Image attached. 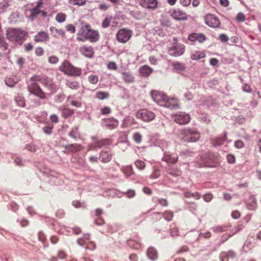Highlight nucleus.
<instances>
[{"instance_id":"1","label":"nucleus","mask_w":261,"mask_h":261,"mask_svg":"<svg viewBox=\"0 0 261 261\" xmlns=\"http://www.w3.org/2000/svg\"><path fill=\"white\" fill-rule=\"evenodd\" d=\"M37 82L44 84L46 86L50 85V81L44 76L35 75L31 77L29 83L28 88L31 93H32L41 98L44 97V94L39 88Z\"/></svg>"},{"instance_id":"2","label":"nucleus","mask_w":261,"mask_h":261,"mask_svg":"<svg viewBox=\"0 0 261 261\" xmlns=\"http://www.w3.org/2000/svg\"><path fill=\"white\" fill-rule=\"evenodd\" d=\"M151 96L153 100L161 106L170 109H176L178 106L177 99L169 98L165 94L158 91H152Z\"/></svg>"},{"instance_id":"3","label":"nucleus","mask_w":261,"mask_h":261,"mask_svg":"<svg viewBox=\"0 0 261 261\" xmlns=\"http://www.w3.org/2000/svg\"><path fill=\"white\" fill-rule=\"evenodd\" d=\"M78 34L80 36L77 37L76 39L80 41H84L86 39H89L91 42H95L98 41L99 38L98 32L91 29L88 24L83 26Z\"/></svg>"},{"instance_id":"4","label":"nucleus","mask_w":261,"mask_h":261,"mask_svg":"<svg viewBox=\"0 0 261 261\" xmlns=\"http://www.w3.org/2000/svg\"><path fill=\"white\" fill-rule=\"evenodd\" d=\"M178 137L180 140L186 142H195L199 139L200 134L196 129L187 128L180 130Z\"/></svg>"},{"instance_id":"5","label":"nucleus","mask_w":261,"mask_h":261,"mask_svg":"<svg viewBox=\"0 0 261 261\" xmlns=\"http://www.w3.org/2000/svg\"><path fill=\"white\" fill-rule=\"evenodd\" d=\"M26 33L20 29H9L7 31V37L11 41L21 44Z\"/></svg>"},{"instance_id":"6","label":"nucleus","mask_w":261,"mask_h":261,"mask_svg":"<svg viewBox=\"0 0 261 261\" xmlns=\"http://www.w3.org/2000/svg\"><path fill=\"white\" fill-rule=\"evenodd\" d=\"M60 70L65 74L71 76H79L81 74V70L77 68L72 66L70 63L65 60L60 67Z\"/></svg>"},{"instance_id":"7","label":"nucleus","mask_w":261,"mask_h":261,"mask_svg":"<svg viewBox=\"0 0 261 261\" xmlns=\"http://www.w3.org/2000/svg\"><path fill=\"white\" fill-rule=\"evenodd\" d=\"M136 117L145 122H150L153 120L155 117V114L146 109L139 110L136 114Z\"/></svg>"},{"instance_id":"8","label":"nucleus","mask_w":261,"mask_h":261,"mask_svg":"<svg viewBox=\"0 0 261 261\" xmlns=\"http://www.w3.org/2000/svg\"><path fill=\"white\" fill-rule=\"evenodd\" d=\"M132 35L131 31L126 29H120L116 34V38L117 40L120 43H126L130 38Z\"/></svg>"},{"instance_id":"9","label":"nucleus","mask_w":261,"mask_h":261,"mask_svg":"<svg viewBox=\"0 0 261 261\" xmlns=\"http://www.w3.org/2000/svg\"><path fill=\"white\" fill-rule=\"evenodd\" d=\"M172 119L177 123L185 124L188 123L190 120V116L184 112H178L172 115Z\"/></svg>"},{"instance_id":"10","label":"nucleus","mask_w":261,"mask_h":261,"mask_svg":"<svg viewBox=\"0 0 261 261\" xmlns=\"http://www.w3.org/2000/svg\"><path fill=\"white\" fill-rule=\"evenodd\" d=\"M185 46L183 44L175 43L172 47L169 49V53L170 55L179 56L184 54Z\"/></svg>"},{"instance_id":"11","label":"nucleus","mask_w":261,"mask_h":261,"mask_svg":"<svg viewBox=\"0 0 261 261\" xmlns=\"http://www.w3.org/2000/svg\"><path fill=\"white\" fill-rule=\"evenodd\" d=\"M207 25L212 28H217L220 25V21L217 17L213 14H207L204 18Z\"/></svg>"},{"instance_id":"12","label":"nucleus","mask_w":261,"mask_h":261,"mask_svg":"<svg viewBox=\"0 0 261 261\" xmlns=\"http://www.w3.org/2000/svg\"><path fill=\"white\" fill-rule=\"evenodd\" d=\"M139 4L145 9L154 10L157 8L158 2L157 0H140Z\"/></svg>"},{"instance_id":"13","label":"nucleus","mask_w":261,"mask_h":261,"mask_svg":"<svg viewBox=\"0 0 261 261\" xmlns=\"http://www.w3.org/2000/svg\"><path fill=\"white\" fill-rule=\"evenodd\" d=\"M77 243L79 245L83 246L86 245V248L89 249H94L95 248V244L93 242L89 241V235L85 236V239L80 238L77 240Z\"/></svg>"},{"instance_id":"14","label":"nucleus","mask_w":261,"mask_h":261,"mask_svg":"<svg viewBox=\"0 0 261 261\" xmlns=\"http://www.w3.org/2000/svg\"><path fill=\"white\" fill-rule=\"evenodd\" d=\"M206 159L207 155L206 154L198 156L196 159L197 165L200 167L214 166L213 164L209 161H207Z\"/></svg>"},{"instance_id":"15","label":"nucleus","mask_w":261,"mask_h":261,"mask_svg":"<svg viewBox=\"0 0 261 261\" xmlns=\"http://www.w3.org/2000/svg\"><path fill=\"white\" fill-rule=\"evenodd\" d=\"M172 17L176 20H181L187 19V14L184 11L179 10H174L171 14Z\"/></svg>"},{"instance_id":"16","label":"nucleus","mask_w":261,"mask_h":261,"mask_svg":"<svg viewBox=\"0 0 261 261\" xmlns=\"http://www.w3.org/2000/svg\"><path fill=\"white\" fill-rule=\"evenodd\" d=\"M80 53L85 57L91 58L94 51L93 48L91 46L83 45L80 48Z\"/></svg>"},{"instance_id":"17","label":"nucleus","mask_w":261,"mask_h":261,"mask_svg":"<svg viewBox=\"0 0 261 261\" xmlns=\"http://www.w3.org/2000/svg\"><path fill=\"white\" fill-rule=\"evenodd\" d=\"M47 33L44 31L39 32L34 37L36 42H45L48 40Z\"/></svg>"},{"instance_id":"18","label":"nucleus","mask_w":261,"mask_h":261,"mask_svg":"<svg viewBox=\"0 0 261 261\" xmlns=\"http://www.w3.org/2000/svg\"><path fill=\"white\" fill-rule=\"evenodd\" d=\"M162 160L168 163L174 164L177 161V156L176 155L165 153L162 158Z\"/></svg>"},{"instance_id":"19","label":"nucleus","mask_w":261,"mask_h":261,"mask_svg":"<svg viewBox=\"0 0 261 261\" xmlns=\"http://www.w3.org/2000/svg\"><path fill=\"white\" fill-rule=\"evenodd\" d=\"M245 202L248 210H253L256 207V201L253 196H250Z\"/></svg>"},{"instance_id":"20","label":"nucleus","mask_w":261,"mask_h":261,"mask_svg":"<svg viewBox=\"0 0 261 261\" xmlns=\"http://www.w3.org/2000/svg\"><path fill=\"white\" fill-rule=\"evenodd\" d=\"M207 155V161H209L214 164L213 166H208V167H215L219 164V159L218 157L215 155L214 153H208L206 154Z\"/></svg>"},{"instance_id":"21","label":"nucleus","mask_w":261,"mask_h":261,"mask_svg":"<svg viewBox=\"0 0 261 261\" xmlns=\"http://www.w3.org/2000/svg\"><path fill=\"white\" fill-rule=\"evenodd\" d=\"M235 256V253L232 251L223 252L220 255V259L221 261H228L229 258H233Z\"/></svg>"},{"instance_id":"22","label":"nucleus","mask_w":261,"mask_h":261,"mask_svg":"<svg viewBox=\"0 0 261 261\" xmlns=\"http://www.w3.org/2000/svg\"><path fill=\"white\" fill-rule=\"evenodd\" d=\"M189 39L191 41H198L202 42L205 39V37L201 34L193 33L189 36Z\"/></svg>"},{"instance_id":"23","label":"nucleus","mask_w":261,"mask_h":261,"mask_svg":"<svg viewBox=\"0 0 261 261\" xmlns=\"http://www.w3.org/2000/svg\"><path fill=\"white\" fill-rule=\"evenodd\" d=\"M121 170L126 177H128L135 173L132 165L122 166L121 168Z\"/></svg>"},{"instance_id":"24","label":"nucleus","mask_w":261,"mask_h":261,"mask_svg":"<svg viewBox=\"0 0 261 261\" xmlns=\"http://www.w3.org/2000/svg\"><path fill=\"white\" fill-rule=\"evenodd\" d=\"M123 80L125 83H130L133 82L135 80L134 76L129 71H124L122 73Z\"/></svg>"},{"instance_id":"25","label":"nucleus","mask_w":261,"mask_h":261,"mask_svg":"<svg viewBox=\"0 0 261 261\" xmlns=\"http://www.w3.org/2000/svg\"><path fill=\"white\" fill-rule=\"evenodd\" d=\"M152 71V69L150 68L147 65L143 66L139 69V73L140 75L145 77L148 76Z\"/></svg>"},{"instance_id":"26","label":"nucleus","mask_w":261,"mask_h":261,"mask_svg":"<svg viewBox=\"0 0 261 261\" xmlns=\"http://www.w3.org/2000/svg\"><path fill=\"white\" fill-rule=\"evenodd\" d=\"M52 35L56 38L59 36H64L65 35V31L62 29H58L54 27H51L49 28Z\"/></svg>"},{"instance_id":"27","label":"nucleus","mask_w":261,"mask_h":261,"mask_svg":"<svg viewBox=\"0 0 261 261\" xmlns=\"http://www.w3.org/2000/svg\"><path fill=\"white\" fill-rule=\"evenodd\" d=\"M148 257L151 260H155L158 258L156 250L152 247L149 248L147 251Z\"/></svg>"},{"instance_id":"28","label":"nucleus","mask_w":261,"mask_h":261,"mask_svg":"<svg viewBox=\"0 0 261 261\" xmlns=\"http://www.w3.org/2000/svg\"><path fill=\"white\" fill-rule=\"evenodd\" d=\"M99 159L102 162H109L112 159L111 155L107 151H102L101 152Z\"/></svg>"},{"instance_id":"29","label":"nucleus","mask_w":261,"mask_h":261,"mask_svg":"<svg viewBox=\"0 0 261 261\" xmlns=\"http://www.w3.org/2000/svg\"><path fill=\"white\" fill-rule=\"evenodd\" d=\"M205 55L203 52L194 51L191 55V59L194 60H197L204 58Z\"/></svg>"},{"instance_id":"30","label":"nucleus","mask_w":261,"mask_h":261,"mask_svg":"<svg viewBox=\"0 0 261 261\" xmlns=\"http://www.w3.org/2000/svg\"><path fill=\"white\" fill-rule=\"evenodd\" d=\"M225 139V136L218 137L213 141L212 143L215 146H219L223 143Z\"/></svg>"},{"instance_id":"31","label":"nucleus","mask_w":261,"mask_h":261,"mask_svg":"<svg viewBox=\"0 0 261 261\" xmlns=\"http://www.w3.org/2000/svg\"><path fill=\"white\" fill-rule=\"evenodd\" d=\"M129 13L135 18L138 19H141L144 17L143 13L141 11H139L137 10L130 11Z\"/></svg>"},{"instance_id":"32","label":"nucleus","mask_w":261,"mask_h":261,"mask_svg":"<svg viewBox=\"0 0 261 261\" xmlns=\"http://www.w3.org/2000/svg\"><path fill=\"white\" fill-rule=\"evenodd\" d=\"M15 100L18 106L22 107H24L25 102L24 98L22 96L20 95H17L15 97Z\"/></svg>"},{"instance_id":"33","label":"nucleus","mask_w":261,"mask_h":261,"mask_svg":"<svg viewBox=\"0 0 261 261\" xmlns=\"http://www.w3.org/2000/svg\"><path fill=\"white\" fill-rule=\"evenodd\" d=\"M73 114V111L67 108H64L62 110V115L65 118L68 117Z\"/></svg>"},{"instance_id":"34","label":"nucleus","mask_w":261,"mask_h":261,"mask_svg":"<svg viewBox=\"0 0 261 261\" xmlns=\"http://www.w3.org/2000/svg\"><path fill=\"white\" fill-rule=\"evenodd\" d=\"M66 16L64 13H59L56 17V20L60 23H62L65 21Z\"/></svg>"},{"instance_id":"35","label":"nucleus","mask_w":261,"mask_h":261,"mask_svg":"<svg viewBox=\"0 0 261 261\" xmlns=\"http://www.w3.org/2000/svg\"><path fill=\"white\" fill-rule=\"evenodd\" d=\"M135 166L139 170H143L146 166L145 162L140 160H137L135 162Z\"/></svg>"},{"instance_id":"36","label":"nucleus","mask_w":261,"mask_h":261,"mask_svg":"<svg viewBox=\"0 0 261 261\" xmlns=\"http://www.w3.org/2000/svg\"><path fill=\"white\" fill-rule=\"evenodd\" d=\"M17 83L16 81H15L12 78H7L5 80L6 84L10 87H13L16 83Z\"/></svg>"},{"instance_id":"37","label":"nucleus","mask_w":261,"mask_h":261,"mask_svg":"<svg viewBox=\"0 0 261 261\" xmlns=\"http://www.w3.org/2000/svg\"><path fill=\"white\" fill-rule=\"evenodd\" d=\"M89 82L93 84H96L98 81V77L96 75H90L88 77Z\"/></svg>"},{"instance_id":"38","label":"nucleus","mask_w":261,"mask_h":261,"mask_svg":"<svg viewBox=\"0 0 261 261\" xmlns=\"http://www.w3.org/2000/svg\"><path fill=\"white\" fill-rule=\"evenodd\" d=\"M109 121L110 122H107V125L112 128L116 127L118 124V122L116 119H109Z\"/></svg>"},{"instance_id":"39","label":"nucleus","mask_w":261,"mask_h":261,"mask_svg":"<svg viewBox=\"0 0 261 261\" xmlns=\"http://www.w3.org/2000/svg\"><path fill=\"white\" fill-rule=\"evenodd\" d=\"M67 86L71 89H76L78 87V83L76 82L68 81L66 84Z\"/></svg>"},{"instance_id":"40","label":"nucleus","mask_w":261,"mask_h":261,"mask_svg":"<svg viewBox=\"0 0 261 261\" xmlns=\"http://www.w3.org/2000/svg\"><path fill=\"white\" fill-rule=\"evenodd\" d=\"M174 69L178 71H181L184 70L185 67L183 64L179 63H175L173 64Z\"/></svg>"},{"instance_id":"41","label":"nucleus","mask_w":261,"mask_h":261,"mask_svg":"<svg viewBox=\"0 0 261 261\" xmlns=\"http://www.w3.org/2000/svg\"><path fill=\"white\" fill-rule=\"evenodd\" d=\"M96 97L99 99H103L109 97V94L106 92H99L96 94Z\"/></svg>"},{"instance_id":"42","label":"nucleus","mask_w":261,"mask_h":261,"mask_svg":"<svg viewBox=\"0 0 261 261\" xmlns=\"http://www.w3.org/2000/svg\"><path fill=\"white\" fill-rule=\"evenodd\" d=\"M167 172L169 174L172 175L173 176H175L179 175L180 173V172L179 170H174V169H171V168L168 169L167 170Z\"/></svg>"},{"instance_id":"43","label":"nucleus","mask_w":261,"mask_h":261,"mask_svg":"<svg viewBox=\"0 0 261 261\" xmlns=\"http://www.w3.org/2000/svg\"><path fill=\"white\" fill-rule=\"evenodd\" d=\"M164 218L167 221H170L173 217V213L170 211H167L164 213Z\"/></svg>"},{"instance_id":"44","label":"nucleus","mask_w":261,"mask_h":261,"mask_svg":"<svg viewBox=\"0 0 261 261\" xmlns=\"http://www.w3.org/2000/svg\"><path fill=\"white\" fill-rule=\"evenodd\" d=\"M133 138H134V140H135V141L137 143H140L141 142L142 136L138 133H135L134 135Z\"/></svg>"},{"instance_id":"45","label":"nucleus","mask_w":261,"mask_h":261,"mask_svg":"<svg viewBox=\"0 0 261 261\" xmlns=\"http://www.w3.org/2000/svg\"><path fill=\"white\" fill-rule=\"evenodd\" d=\"M203 199L206 202H210L213 198V196L211 193H206L203 196Z\"/></svg>"},{"instance_id":"46","label":"nucleus","mask_w":261,"mask_h":261,"mask_svg":"<svg viewBox=\"0 0 261 261\" xmlns=\"http://www.w3.org/2000/svg\"><path fill=\"white\" fill-rule=\"evenodd\" d=\"M25 148L31 152H35L36 150V147L33 144H28L26 145Z\"/></svg>"},{"instance_id":"47","label":"nucleus","mask_w":261,"mask_h":261,"mask_svg":"<svg viewBox=\"0 0 261 261\" xmlns=\"http://www.w3.org/2000/svg\"><path fill=\"white\" fill-rule=\"evenodd\" d=\"M59 61L57 57L53 56L48 58V62L51 64H56Z\"/></svg>"},{"instance_id":"48","label":"nucleus","mask_w":261,"mask_h":261,"mask_svg":"<svg viewBox=\"0 0 261 261\" xmlns=\"http://www.w3.org/2000/svg\"><path fill=\"white\" fill-rule=\"evenodd\" d=\"M85 2L86 0H72V4L74 5L82 6Z\"/></svg>"},{"instance_id":"49","label":"nucleus","mask_w":261,"mask_h":261,"mask_svg":"<svg viewBox=\"0 0 261 261\" xmlns=\"http://www.w3.org/2000/svg\"><path fill=\"white\" fill-rule=\"evenodd\" d=\"M39 5L38 4L36 8H33L31 11V15L34 17L35 15L39 14L40 11L39 10Z\"/></svg>"},{"instance_id":"50","label":"nucleus","mask_w":261,"mask_h":261,"mask_svg":"<svg viewBox=\"0 0 261 261\" xmlns=\"http://www.w3.org/2000/svg\"><path fill=\"white\" fill-rule=\"evenodd\" d=\"M108 68L110 69L115 70L117 68V66L115 62H110L108 64Z\"/></svg>"},{"instance_id":"51","label":"nucleus","mask_w":261,"mask_h":261,"mask_svg":"<svg viewBox=\"0 0 261 261\" xmlns=\"http://www.w3.org/2000/svg\"><path fill=\"white\" fill-rule=\"evenodd\" d=\"M234 146L237 148H241L244 146V143L241 140H237L234 142Z\"/></svg>"},{"instance_id":"52","label":"nucleus","mask_w":261,"mask_h":261,"mask_svg":"<svg viewBox=\"0 0 261 261\" xmlns=\"http://www.w3.org/2000/svg\"><path fill=\"white\" fill-rule=\"evenodd\" d=\"M110 19H111L108 17H106L104 19V20L102 23V26L103 28H107L109 25L110 22Z\"/></svg>"},{"instance_id":"53","label":"nucleus","mask_w":261,"mask_h":261,"mask_svg":"<svg viewBox=\"0 0 261 261\" xmlns=\"http://www.w3.org/2000/svg\"><path fill=\"white\" fill-rule=\"evenodd\" d=\"M66 28L68 31H69L72 33H74L75 31V27L72 24H69L67 25L66 27Z\"/></svg>"},{"instance_id":"54","label":"nucleus","mask_w":261,"mask_h":261,"mask_svg":"<svg viewBox=\"0 0 261 261\" xmlns=\"http://www.w3.org/2000/svg\"><path fill=\"white\" fill-rule=\"evenodd\" d=\"M69 135L74 138H75L78 136L77 129L75 128L69 133Z\"/></svg>"},{"instance_id":"55","label":"nucleus","mask_w":261,"mask_h":261,"mask_svg":"<svg viewBox=\"0 0 261 261\" xmlns=\"http://www.w3.org/2000/svg\"><path fill=\"white\" fill-rule=\"evenodd\" d=\"M43 53H44V50L43 49V48L42 47H38L36 48L35 49V53H36V55H37L38 56H42L43 55Z\"/></svg>"},{"instance_id":"56","label":"nucleus","mask_w":261,"mask_h":261,"mask_svg":"<svg viewBox=\"0 0 261 261\" xmlns=\"http://www.w3.org/2000/svg\"><path fill=\"white\" fill-rule=\"evenodd\" d=\"M245 15L242 13H240L237 16V19L240 22H243L245 20Z\"/></svg>"},{"instance_id":"57","label":"nucleus","mask_w":261,"mask_h":261,"mask_svg":"<svg viewBox=\"0 0 261 261\" xmlns=\"http://www.w3.org/2000/svg\"><path fill=\"white\" fill-rule=\"evenodd\" d=\"M228 37L225 34H222L220 35V40L223 42H226L228 41Z\"/></svg>"},{"instance_id":"58","label":"nucleus","mask_w":261,"mask_h":261,"mask_svg":"<svg viewBox=\"0 0 261 261\" xmlns=\"http://www.w3.org/2000/svg\"><path fill=\"white\" fill-rule=\"evenodd\" d=\"M0 47H2L4 50H6L8 48V44L4 41V40L0 38Z\"/></svg>"},{"instance_id":"59","label":"nucleus","mask_w":261,"mask_h":261,"mask_svg":"<svg viewBox=\"0 0 261 261\" xmlns=\"http://www.w3.org/2000/svg\"><path fill=\"white\" fill-rule=\"evenodd\" d=\"M126 195L129 198H132L135 196V192L134 190H129L126 192Z\"/></svg>"},{"instance_id":"60","label":"nucleus","mask_w":261,"mask_h":261,"mask_svg":"<svg viewBox=\"0 0 261 261\" xmlns=\"http://www.w3.org/2000/svg\"><path fill=\"white\" fill-rule=\"evenodd\" d=\"M191 0H179V3L184 7H187L190 5Z\"/></svg>"},{"instance_id":"61","label":"nucleus","mask_w":261,"mask_h":261,"mask_svg":"<svg viewBox=\"0 0 261 261\" xmlns=\"http://www.w3.org/2000/svg\"><path fill=\"white\" fill-rule=\"evenodd\" d=\"M227 159L229 163H233L235 162V158L233 155L228 154L227 156Z\"/></svg>"},{"instance_id":"62","label":"nucleus","mask_w":261,"mask_h":261,"mask_svg":"<svg viewBox=\"0 0 261 261\" xmlns=\"http://www.w3.org/2000/svg\"><path fill=\"white\" fill-rule=\"evenodd\" d=\"M184 97L188 100L192 99L193 95L190 91H187L184 94Z\"/></svg>"},{"instance_id":"63","label":"nucleus","mask_w":261,"mask_h":261,"mask_svg":"<svg viewBox=\"0 0 261 261\" xmlns=\"http://www.w3.org/2000/svg\"><path fill=\"white\" fill-rule=\"evenodd\" d=\"M72 204L75 207L77 208L84 206V204L81 203L79 201H73L72 202Z\"/></svg>"},{"instance_id":"64","label":"nucleus","mask_w":261,"mask_h":261,"mask_svg":"<svg viewBox=\"0 0 261 261\" xmlns=\"http://www.w3.org/2000/svg\"><path fill=\"white\" fill-rule=\"evenodd\" d=\"M43 130L44 132L46 134H50L51 132L52 127L51 126H45L43 127Z\"/></svg>"}]
</instances>
